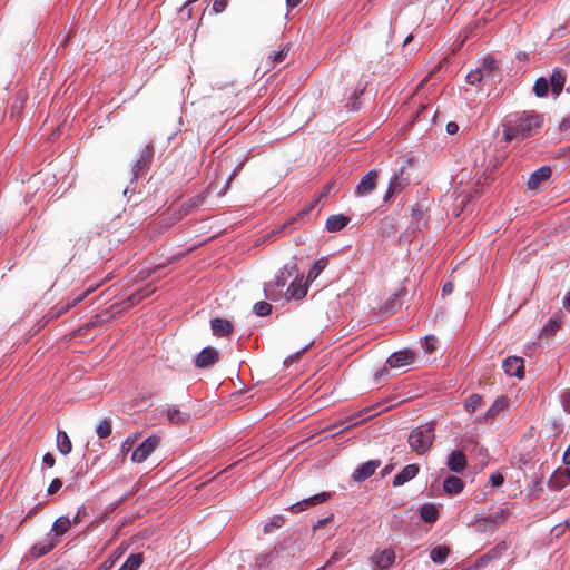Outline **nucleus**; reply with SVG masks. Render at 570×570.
Listing matches in <instances>:
<instances>
[{
    "label": "nucleus",
    "mask_w": 570,
    "mask_h": 570,
    "mask_svg": "<svg viewBox=\"0 0 570 570\" xmlns=\"http://www.w3.org/2000/svg\"><path fill=\"white\" fill-rule=\"evenodd\" d=\"M543 121V116L533 111L515 114L502 125L503 139L510 142L513 139L523 140L534 136L541 129Z\"/></svg>",
    "instance_id": "1"
},
{
    "label": "nucleus",
    "mask_w": 570,
    "mask_h": 570,
    "mask_svg": "<svg viewBox=\"0 0 570 570\" xmlns=\"http://www.w3.org/2000/svg\"><path fill=\"white\" fill-rule=\"evenodd\" d=\"M244 166V163H240L238 167L234 168L232 174L226 177V171L228 170V167L224 169V163L218 161L216 164H210L209 170L207 174V179H209V183L207 185V188L204 193L198 194L194 197H191L188 200V206L191 207V209L200 207L204 205V202L206 197L210 194H216L217 196H223L226 194L229 181L232 177L236 174L238 169H242Z\"/></svg>",
    "instance_id": "2"
},
{
    "label": "nucleus",
    "mask_w": 570,
    "mask_h": 570,
    "mask_svg": "<svg viewBox=\"0 0 570 570\" xmlns=\"http://www.w3.org/2000/svg\"><path fill=\"white\" fill-rule=\"evenodd\" d=\"M434 423L429 422L414 429L409 435V445L417 454L426 453L434 441Z\"/></svg>",
    "instance_id": "3"
},
{
    "label": "nucleus",
    "mask_w": 570,
    "mask_h": 570,
    "mask_svg": "<svg viewBox=\"0 0 570 570\" xmlns=\"http://www.w3.org/2000/svg\"><path fill=\"white\" fill-rule=\"evenodd\" d=\"M509 515L510 512L508 509L500 508L492 514L476 515L474 521L472 522V527L476 532L492 533L508 520Z\"/></svg>",
    "instance_id": "4"
},
{
    "label": "nucleus",
    "mask_w": 570,
    "mask_h": 570,
    "mask_svg": "<svg viewBox=\"0 0 570 570\" xmlns=\"http://www.w3.org/2000/svg\"><path fill=\"white\" fill-rule=\"evenodd\" d=\"M160 444V436L150 435L146 438L132 452L131 461L142 463Z\"/></svg>",
    "instance_id": "5"
},
{
    "label": "nucleus",
    "mask_w": 570,
    "mask_h": 570,
    "mask_svg": "<svg viewBox=\"0 0 570 570\" xmlns=\"http://www.w3.org/2000/svg\"><path fill=\"white\" fill-rule=\"evenodd\" d=\"M154 148L151 145H146L140 151L138 159L135 161L131 168V183L136 181L138 176L146 173L153 161Z\"/></svg>",
    "instance_id": "6"
},
{
    "label": "nucleus",
    "mask_w": 570,
    "mask_h": 570,
    "mask_svg": "<svg viewBox=\"0 0 570 570\" xmlns=\"http://www.w3.org/2000/svg\"><path fill=\"white\" fill-rule=\"evenodd\" d=\"M92 291L91 287L81 292H73L69 297L59 302L51 311L52 317L67 313L71 307L80 303Z\"/></svg>",
    "instance_id": "7"
},
{
    "label": "nucleus",
    "mask_w": 570,
    "mask_h": 570,
    "mask_svg": "<svg viewBox=\"0 0 570 570\" xmlns=\"http://www.w3.org/2000/svg\"><path fill=\"white\" fill-rule=\"evenodd\" d=\"M219 361V352L212 346L204 347L195 356V366L197 368H210Z\"/></svg>",
    "instance_id": "8"
},
{
    "label": "nucleus",
    "mask_w": 570,
    "mask_h": 570,
    "mask_svg": "<svg viewBox=\"0 0 570 570\" xmlns=\"http://www.w3.org/2000/svg\"><path fill=\"white\" fill-rule=\"evenodd\" d=\"M330 499V493L322 492L309 498L303 499L289 507L292 513H301L312 507L326 502Z\"/></svg>",
    "instance_id": "9"
},
{
    "label": "nucleus",
    "mask_w": 570,
    "mask_h": 570,
    "mask_svg": "<svg viewBox=\"0 0 570 570\" xmlns=\"http://www.w3.org/2000/svg\"><path fill=\"white\" fill-rule=\"evenodd\" d=\"M160 413L165 414L169 423L174 425H186L191 419L189 412L181 411L176 405H166Z\"/></svg>",
    "instance_id": "10"
},
{
    "label": "nucleus",
    "mask_w": 570,
    "mask_h": 570,
    "mask_svg": "<svg viewBox=\"0 0 570 570\" xmlns=\"http://www.w3.org/2000/svg\"><path fill=\"white\" fill-rule=\"evenodd\" d=\"M413 361L414 353L410 350H403L390 355L386 363L391 368H402L412 364Z\"/></svg>",
    "instance_id": "11"
},
{
    "label": "nucleus",
    "mask_w": 570,
    "mask_h": 570,
    "mask_svg": "<svg viewBox=\"0 0 570 570\" xmlns=\"http://www.w3.org/2000/svg\"><path fill=\"white\" fill-rule=\"evenodd\" d=\"M504 372L510 376L522 379L524 376L523 360L518 356H510L503 361Z\"/></svg>",
    "instance_id": "12"
},
{
    "label": "nucleus",
    "mask_w": 570,
    "mask_h": 570,
    "mask_svg": "<svg viewBox=\"0 0 570 570\" xmlns=\"http://www.w3.org/2000/svg\"><path fill=\"white\" fill-rule=\"evenodd\" d=\"M307 294V281H303V277L298 278L297 275L295 279L291 283L287 288L286 296L287 298L299 301L304 298Z\"/></svg>",
    "instance_id": "13"
},
{
    "label": "nucleus",
    "mask_w": 570,
    "mask_h": 570,
    "mask_svg": "<svg viewBox=\"0 0 570 570\" xmlns=\"http://www.w3.org/2000/svg\"><path fill=\"white\" fill-rule=\"evenodd\" d=\"M551 173L552 171L549 166H542L534 170L528 179L529 189L535 190L540 188L541 184L551 177Z\"/></svg>",
    "instance_id": "14"
},
{
    "label": "nucleus",
    "mask_w": 570,
    "mask_h": 570,
    "mask_svg": "<svg viewBox=\"0 0 570 570\" xmlns=\"http://www.w3.org/2000/svg\"><path fill=\"white\" fill-rule=\"evenodd\" d=\"M379 466H380V461H377V460L367 461V462L363 463L362 465H360L353 472L352 478L356 482H363L366 479H368L372 474H374V472L376 471V469Z\"/></svg>",
    "instance_id": "15"
},
{
    "label": "nucleus",
    "mask_w": 570,
    "mask_h": 570,
    "mask_svg": "<svg viewBox=\"0 0 570 570\" xmlns=\"http://www.w3.org/2000/svg\"><path fill=\"white\" fill-rule=\"evenodd\" d=\"M289 51V46L283 45L278 50L274 51L268 56L267 60L258 67V69H263L264 72L268 71L271 68H274L277 63H281L286 58Z\"/></svg>",
    "instance_id": "16"
},
{
    "label": "nucleus",
    "mask_w": 570,
    "mask_h": 570,
    "mask_svg": "<svg viewBox=\"0 0 570 570\" xmlns=\"http://www.w3.org/2000/svg\"><path fill=\"white\" fill-rule=\"evenodd\" d=\"M446 466L452 472H462L466 466L465 454L460 450L452 451L448 456Z\"/></svg>",
    "instance_id": "17"
},
{
    "label": "nucleus",
    "mask_w": 570,
    "mask_h": 570,
    "mask_svg": "<svg viewBox=\"0 0 570 570\" xmlns=\"http://www.w3.org/2000/svg\"><path fill=\"white\" fill-rule=\"evenodd\" d=\"M210 330L214 336L225 337L233 332V324L226 318L214 317L210 320Z\"/></svg>",
    "instance_id": "18"
},
{
    "label": "nucleus",
    "mask_w": 570,
    "mask_h": 570,
    "mask_svg": "<svg viewBox=\"0 0 570 570\" xmlns=\"http://www.w3.org/2000/svg\"><path fill=\"white\" fill-rule=\"evenodd\" d=\"M377 174L375 170H370L362 177L358 185L356 186V194L364 196L370 194L376 186Z\"/></svg>",
    "instance_id": "19"
},
{
    "label": "nucleus",
    "mask_w": 570,
    "mask_h": 570,
    "mask_svg": "<svg viewBox=\"0 0 570 570\" xmlns=\"http://www.w3.org/2000/svg\"><path fill=\"white\" fill-rule=\"evenodd\" d=\"M394 560L395 553L392 549H384L372 558L376 569H386L393 564Z\"/></svg>",
    "instance_id": "20"
},
{
    "label": "nucleus",
    "mask_w": 570,
    "mask_h": 570,
    "mask_svg": "<svg viewBox=\"0 0 570 570\" xmlns=\"http://www.w3.org/2000/svg\"><path fill=\"white\" fill-rule=\"evenodd\" d=\"M57 543V539L51 538V534H47V538L43 541L35 544L31 548L30 553L33 558H40L50 552L56 547Z\"/></svg>",
    "instance_id": "21"
},
{
    "label": "nucleus",
    "mask_w": 570,
    "mask_h": 570,
    "mask_svg": "<svg viewBox=\"0 0 570 570\" xmlns=\"http://www.w3.org/2000/svg\"><path fill=\"white\" fill-rule=\"evenodd\" d=\"M507 399L504 396H499L493 404L488 409L485 414L481 417L476 419L478 423L487 422L491 419H494L500 412H502L507 406Z\"/></svg>",
    "instance_id": "22"
},
{
    "label": "nucleus",
    "mask_w": 570,
    "mask_h": 570,
    "mask_svg": "<svg viewBox=\"0 0 570 570\" xmlns=\"http://www.w3.org/2000/svg\"><path fill=\"white\" fill-rule=\"evenodd\" d=\"M419 471L420 468L417 464H409L404 466L403 470L394 476L393 485L399 487L404 484L405 482L415 478Z\"/></svg>",
    "instance_id": "23"
},
{
    "label": "nucleus",
    "mask_w": 570,
    "mask_h": 570,
    "mask_svg": "<svg viewBox=\"0 0 570 570\" xmlns=\"http://www.w3.org/2000/svg\"><path fill=\"white\" fill-rule=\"evenodd\" d=\"M404 174H405V168L402 167L400 169V173L395 174L391 178L390 184H389L387 195H393V194L400 191L405 185L409 184V177L404 176Z\"/></svg>",
    "instance_id": "24"
},
{
    "label": "nucleus",
    "mask_w": 570,
    "mask_h": 570,
    "mask_svg": "<svg viewBox=\"0 0 570 570\" xmlns=\"http://www.w3.org/2000/svg\"><path fill=\"white\" fill-rule=\"evenodd\" d=\"M70 527L71 522L69 517H59L52 524L51 531L53 534H51V538H55L59 541V538L67 533Z\"/></svg>",
    "instance_id": "25"
},
{
    "label": "nucleus",
    "mask_w": 570,
    "mask_h": 570,
    "mask_svg": "<svg viewBox=\"0 0 570 570\" xmlns=\"http://www.w3.org/2000/svg\"><path fill=\"white\" fill-rule=\"evenodd\" d=\"M566 73L561 69H554L550 76V85L553 95L559 96L563 90Z\"/></svg>",
    "instance_id": "26"
},
{
    "label": "nucleus",
    "mask_w": 570,
    "mask_h": 570,
    "mask_svg": "<svg viewBox=\"0 0 570 570\" xmlns=\"http://www.w3.org/2000/svg\"><path fill=\"white\" fill-rule=\"evenodd\" d=\"M464 488L463 481L458 476H448L443 482V490L446 494L453 495L460 493Z\"/></svg>",
    "instance_id": "27"
},
{
    "label": "nucleus",
    "mask_w": 570,
    "mask_h": 570,
    "mask_svg": "<svg viewBox=\"0 0 570 570\" xmlns=\"http://www.w3.org/2000/svg\"><path fill=\"white\" fill-rule=\"evenodd\" d=\"M348 224V218L343 215H332L326 220V228L330 232H338Z\"/></svg>",
    "instance_id": "28"
},
{
    "label": "nucleus",
    "mask_w": 570,
    "mask_h": 570,
    "mask_svg": "<svg viewBox=\"0 0 570 570\" xmlns=\"http://www.w3.org/2000/svg\"><path fill=\"white\" fill-rule=\"evenodd\" d=\"M57 448L63 455L69 454L72 450L70 438L65 431H58L57 433Z\"/></svg>",
    "instance_id": "29"
},
{
    "label": "nucleus",
    "mask_w": 570,
    "mask_h": 570,
    "mask_svg": "<svg viewBox=\"0 0 570 570\" xmlns=\"http://www.w3.org/2000/svg\"><path fill=\"white\" fill-rule=\"evenodd\" d=\"M421 519L428 523H434L438 519V509L432 503H425L420 509Z\"/></svg>",
    "instance_id": "30"
},
{
    "label": "nucleus",
    "mask_w": 570,
    "mask_h": 570,
    "mask_svg": "<svg viewBox=\"0 0 570 570\" xmlns=\"http://www.w3.org/2000/svg\"><path fill=\"white\" fill-rule=\"evenodd\" d=\"M142 561V553H131L118 570H137Z\"/></svg>",
    "instance_id": "31"
},
{
    "label": "nucleus",
    "mask_w": 570,
    "mask_h": 570,
    "mask_svg": "<svg viewBox=\"0 0 570 570\" xmlns=\"http://www.w3.org/2000/svg\"><path fill=\"white\" fill-rule=\"evenodd\" d=\"M151 293H154V289L150 288L149 286H146L145 288L136 291L135 293H132L131 295L128 296V298H127L128 305L134 306V305L139 304L142 299L148 297Z\"/></svg>",
    "instance_id": "32"
},
{
    "label": "nucleus",
    "mask_w": 570,
    "mask_h": 570,
    "mask_svg": "<svg viewBox=\"0 0 570 570\" xmlns=\"http://www.w3.org/2000/svg\"><path fill=\"white\" fill-rule=\"evenodd\" d=\"M495 68H497L495 61L490 57L484 58L482 60L481 65L478 67V69L483 70L485 82L493 80V78H494L493 71L495 70Z\"/></svg>",
    "instance_id": "33"
},
{
    "label": "nucleus",
    "mask_w": 570,
    "mask_h": 570,
    "mask_svg": "<svg viewBox=\"0 0 570 570\" xmlns=\"http://www.w3.org/2000/svg\"><path fill=\"white\" fill-rule=\"evenodd\" d=\"M449 553L450 550L448 547L438 546L431 550L430 557L434 563H443L446 560Z\"/></svg>",
    "instance_id": "34"
},
{
    "label": "nucleus",
    "mask_w": 570,
    "mask_h": 570,
    "mask_svg": "<svg viewBox=\"0 0 570 570\" xmlns=\"http://www.w3.org/2000/svg\"><path fill=\"white\" fill-rule=\"evenodd\" d=\"M326 266V258L323 257L316 261L307 273V281H315L320 276V274L325 269Z\"/></svg>",
    "instance_id": "35"
},
{
    "label": "nucleus",
    "mask_w": 570,
    "mask_h": 570,
    "mask_svg": "<svg viewBox=\"0 0 570 570\" xmlns=\"http://www.w3.org/2000/svg\"><path fill=\"white\" fill-rule=\"evenodd\" d=\"M296 273L295 266H285L279 274L276 276V285L279 287H284L292 276Z\"/></svg>",
    "instance_id": "36"
},
{
    "label": "nucleus",
    "mask_w": 570,
    "mask_h": 570,
    "mask_svg": "<svg viewBox=\"0 0 570 570\" xmlns=\"http://www.w3.org/2000/svg\"><path fill=\"white\" fill-rule=\"evenodd\" d=\"M124 551L125 548L116 549L112 554L97 568V570H110L115 562L122 556Z\"/></svg>",
    "instance_id": "37"
},
{
    "label": "nucleus",
    "mask_w": 570,
    "mask_h": 570,
    "mask_svg": "<svg viewBox=\"0 0 570 570\" xmlns=\"http://www.w3.org/2000/svg\"><path fill=\"white\" fill-rule=\"evenodd\" d=\"M112 426L111 421L109 419H104L99 422L96 428V433L99 439H106L111 434Z\"/></svg>",
    "instance_id": "38"
},
{
    "label": "nucleus",
    "mask_w": 570,
    "mask_h": 570,
    "mask_svg": "<svg viewBox=\"0 0 570 570\" xmlns=\"http://www.w3.org/2000/svg\"><path fill=\"white\" fill-rule=\"evenodd\" d=\"M533 91L538 97H546L549 91V81L544 77L537 79Z\"/></svg>",
    "instance_id": "39"
},
{
    "label": "nucleus",
    "mask_w": 570,
    "mask_h": 570,
    "mask_svg": "<svg viewBox=\"0 0 570 570\" xmlns=\"http://www.w3.org/2000/svg\"><path fill=\"white\" fill-rule=\"evenodd\" d=\"M90 519V515L85 505H80L76 514L70 519L71 525L80 524Z\"/></svg>",
    "instance_id": "40"
},
{
    "label": "nucleus",
    "mask_w": 570,
    "mask_h": 570,
    "mask_svg": "<svg viewBox=\"0 0 570 570\" xmlns=\"http://www.w3.org/2000/svg\"><path fill=\"white\" fill-rule=\"evenodd\" d=\"M284 524V519L283 517L281 515H275L272 518V520L269 522H267L265 525H264V532L265 533H272L275 529H279L282 528Z\"/></svg>",
    "instance_id": "41"
},
{
    "label": "nucleus",
    "mask_w": 570,
    "mask_h": 570,
    "mask_svg": "<svg viewBox=\"0 0 570 570\" xmlns=\"http://www.w3.org/2000/svg\"><path fill=\"white\" fill-rule=\"evenodd\" d=\"M482 404V397L479 394H472L465 401L464 407L469 412L475 411Z\"/></svg>",
    "instance_id": "42"
},
{
    "label": "nucleus",
    "mask_w": 570,
    "mask_h": 570,
    "mask_svg": "<svg viewBox=\"0 0 570 570\" xmlns=\"http://www.w3.org/2000/svg\"><path fill=\"white\" fill-rule=\"evenodd\" d=\"M466 81L470 85H475V83H479L481 81H485L483 70L476 68L475 70L470 71L466 75Z\"/></svg>",
    "instance_id": "43"
},
{
    "label": "nucleus",
    "mask_w": 570,
    "mask_h": 570,
    "mask_svg": "<svg viewBox=\"0 0 570 570\" xmlns=\"http://www.w3.org/2000/svg\"><path fill=\"white\" fill-rule=\"evenodd\" d=\"M253 311L256 315L258 316H266L271 313L272 311V305L267 302H257L254 307H253Z\"/></svg>",
    "instance_id": "44"
},
{
    "label": "nucleus",
    "mask_w": 570,
    "mask_h": 570,
    "mask_svg": "<svg viewBox=\"0 0 570 570\" xmlns=\"http://www.w3.org/2000/svg\"><path fill=\"white\" fill-rule=\"evenodd\" d=\"M191 207L188 206V202L184 203L177 213H174L173 214V218H171V222H170V225L177 223L178 220H180L184 216H187L190 212H191Z\"/></svg>",
    "instance_id": "45"
},
{
    "label": "nucleus",
    "mask_w": 570,
    "mask_h": 570,
    "mask_svg": "<svg viewBox=\"0 0 570 570\" xmlns=\"http://www.w3.org/2000/svg\"><path fill=\"white\" fill-rule=\"evenodd\" d=\"M560 320L558 318H550L547 324L542 328V334L549 335L551 333H554L560 327Z\"/></svg>",
    "instance_id": "46"
},
{
    "label": "nucleus",
    "mask_w": 570,
    "mask_h": 570,
    "mask_svg": "<svg viewBox=\"0 0 570 570\" xmlns=\"http://www.w3.org/2000/svg\"><path fill=\"white\" fill-rule=\"evenodd\" d=\"M229 0H213L212 9L215 13H222L228 6Z\"/></svg>",
    "instance_id": "47"
},
{
    "label": "nucleus",
    "mask_w": 570,
    "mask_h": 570,
    "mask_svg": "<svg viewBox=\"0 0 570 570\" xmlns=\"http://www.w3.org/2000/svg\"><path fill=\"white\" fill-rule=\"evenodd\" d=\"M424 351L428 353H431L435 350L436 346V338L433 335H429L424 340Z\"/></svg>",
    "instance_id": "48"
},
{
    "label": "nucleus",
    "mask_w": 570,
    "mask_h": 570,
    "mask_svg": "<svg viewBox=\"0 0 570 570\" xmlns=\"http://www.w3.org/2000/svg\"><path fill=\"white\" fill-rule=\"evenodd\" d=\"M191 7L190 4L184 2V4L179 9V17L181 20H189L191 18Z\"/></svg>",
    "instance_id": "49"
},
{
    "label": "nucleus",
    "mask_w": 570,
    "mask_h": 570,
    "mask_svg": "<svg viewBox=\"0 0 570 570\" xmlns=\"http://www.w3.org/2000/svg\"><path fill=\"white\" fill-rule=\"evenodd\" d=\"M62 487V481L59 478H56L51 481V483L48 487L47 493L49 495H52L57 493Z\"/></svg>",
    "instance_id": "50"
},
{
    "label": "nucleus",
    "mask_w": 570,
    "mask_h": 570,
    "mask_svg": "<svg viewBox=\"0 0 570 570\" xmlns=\"http://www.w3.org/2000/svg\"><path fill=\"white\" fill-rule=\"evenodd\" d=\"M137 439V435H130L128 436L121 444V452L127 453L131 446L134 445L135 441Z\"/></svg>",
    "instance_id": "51"
},
{
    "label": "nucleus",
    "mask_w": 570,
    "mask_h": 570,
    "mask_svg": "<svg viewBox=\"0 0 570 570\" xmlns=\"http://www.w3.org/2000/svg\"><path fill=\"white\" fill-rule=\"evenodd\" d=\"M490 481L493 487H500L503 483L504 478L501 473H492L490 476Z\"/></svg>",
    "instance_id": "52"
},
{
    "label": "nucleus",
    "mask_w": 570,
    "mask_h": 570,
    "mask_svg": "<svg viewBox=\"0 0 570 570\" xmlns=\"http://www.w3.org/2000/svg\"><path fill=\"white\" fill-rule=\"evenodd\" d=\"M42 463L47 465L48 468H52L56 463L55 456L51 453H46L42 456Z\"/></svg>",
    "instance_id": "53"
},
{
    "label": "nucleus",
    "mask_w": 570,
    "mask_h": 570,
    "mask_svg": "<svg viewBox=\"0 0 570 570\" xmlns=\"http://www.w3.org/2000/svg\"><path fill=\"white\" fill-rule=\"evenodd\" d=\"M562 406L566 412L570 413V391L563 393Z\"/></svg>",
    "instance_id": "54"
},
{
    "label": "nucleus",
    "mask_w": 570,
    "mask_h": 570,
    "mask_svg": "<svg viewBox=\"0 0 570 570\" xmlns=\"http://www.w3.org/2000/svg\"><path fill=\"white\" fill-rule=\"evenodd\" d=\"M333 520V514H330L328 517L324 518V519H320L315 524H314V529H321L323 527H325L328 522H331Z\"/></svg>",
    "instance_id": "55"
},
{
    "label": "nucleus",
    "mask_w": 570,
    "mask_h": 570,
    "mask_svg": "<svg viewBox=\"0 0 570 570\" xmlns=\"http://www.w3.org/2000/svg\"><path fill=\"white\" fill-rule=\"evenodd\" d=\"M458 129H459V126H458L455 122H449V124L446 125V131H448L449 134H451V135H452V134H455V132L458 131Z\"/></svg>",
    "instance_id": "56"
},
{
    "label": "nucleus",
    "mask_w": 570,
    "mask_h": 570,
    "mask_svg": "<svg viewBox=\"0 0 570 570\" xmlns=\"http://www.w3.org/2000/svg\"><path fill=\"white\" fill-rule=\"evenodd\" d=\"M442 291H443V294H445V295L451 294V293H452V291H453V283H451V282L445 283V284L443 285Z\"/></svg>",
    "instance_id": "57"
},
{
    "label": "nucleus",
    "mask_w": 570,
    "mask_h": 570,
    "mask_svg": "<svg viewBox=\"0 0 570 570\" xmlns=\"http://www.w3.org/2000/svg\"><path fill=\"white\" fill-rule=\"evenodd\" d=\"M562 461L564 464L570 465V445L567 448V450L563 453Z\"/></svg>",
    "instance_id": "58"
},
{
    "label": "nucleus",
    "mask_w": 570,
    "mask_h": 570,
    "mask_svg": "<svg viewBox=\"0 0 570 570\" xmlns=\"http://www.w3.org/2000/svg\"><path fill=\"white\" fill-rule=\"evenodd\" d=\"M558 473L560 474V476L566 478L567 480L570 481V469H563Z\"/></svg>",
    "instance_id": "59"
},
{
    "label": "nucleus",
    "mask_w": 570,
    "mask_h": 570,
    "mask_svg": "<svg viewBox=\"0 0 570 570\" xmlns=\"http://www.w3.org/2000/svg\"><path fill=\"white\" fill-rule=\"evenodd\" d=\"M301 3V0H286V4L289 8H295Z\"/></svg>",
    "instance_id": "60"
},
{
    "label": "nucleus",
    "mask_w": 570,
    "mask_h": 570,
    "mask_svg": "<svg viewBox=\"0 0 570 570\" xmlns=\"http://www.w3.org/2000/svg\"><path fill=\"white\" fill-rule=\"evenodd\" d=\"M563 307L570 311V293L563 299Z\"/></svg>",
    "instance_id": "61"
},
{
    "label": "nucleus",
    "mask_w": 570,
    "mask_h": 570,
    "mask_svg": "<svg viewBox=\"0 0 570 570\" xmlns=\"http://www.w3.org/2000/svg\"><path fill=\"white\" fill-rule=\"evenodd\" d=\"M561 127L566 129L570 128V116L562 121Z\"/></svg>",
    "instance_id": "62"
},
{
    "label": "nucleus",
    "mask_w": 570,
    "mask_h": 570,
    "mask_svg": "<svg viewBox=\"0 0 570 570\" xmlns=\"http://www.w3.org/2000/svg\"><path fill=\"white\" fill-rule=\"evenodd\" d=\"M386 374H387V370L386 368H383V370L376 372V376L377 377H383Z\"/></svg>",
    "instance_id": "63"
},
{
    "label": "nucleus",
    "mask_w": 570,
    "mask_h": 570,
    "mask_svg": "<svg viewBox=\"0 0 570 570\" xmlns=\"http://www.w3.org/2000/svg\"><path fill=\"white\" fill-rule=\"evenodd\" d=\"M307 347H308V345H307L306 347L302 348V351H301V352H297V353L295 354V356H291V357H289V358H291V361H293L294 358L298 357L303 352H305V350H306Z\"/></svg>",
    "instance_id": "64"
}]
</instances>
